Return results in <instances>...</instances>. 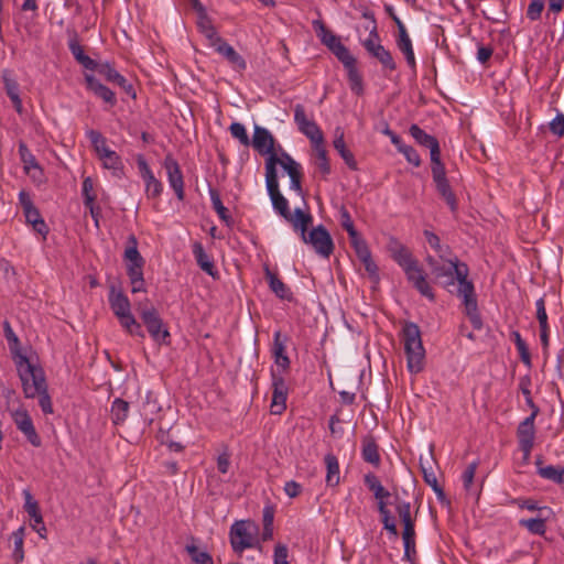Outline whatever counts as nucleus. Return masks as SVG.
Instances as JSON below:
<instances>
[{"label":"nucleus","mask_w":564,"mask_h":564,"mask_svg":"<svg viewBox=\"0 0 564 564\" xmlns=\"http://www.w3.org/2000/svg\"><path fill=\"white\" fill-rule=\"evenodd\" d=\"M432 274L446 291L462 299L469 316L478 317L475 286L468 280L469 268L465 262L457 257L442 260Z\"/></svg>","instance_id":"1"},{"label":"nucleus","mask_w":564,"mask_h":564,"mask_svg":"<svg viewBox=\"0 0 564 564\" xmlns=\"http://www.w3.org/2000/svg\"><path fill=\"white\" fill-rule=\"evenodd\" d=\"M388 250L392 259L403 269L406 279L419 293L430 301L435 300V294L426 280V274L411 251L395 238H390Z\"/></svg>","instance_id":"2"},{"label":"nucleus","mask_w":564,"mask_h":564,"mask_svg":"<svg viewBox=\"0 0 564 564\" xmlns=\"http://www.w3.org/2000/svg\"><path fill=\"white\" fill-rule=\"evenodd\" d=\"M296 216L297 224H294V231L299 232L302 241L312 246L319 257L328 259L335 248L330 234L323 225H318L311 231H307L308 226L313 221L310 213H304L301 208H296Z\"/></svg>","instance_id":"3"},{"label":"nucleus","mask_w":564,"mask_h":564,"mask_svg":"<svg viewBox=\"0 0 564 564\" xmlns=\"http://www.w3.org/2000/svg\"><path fill=\"white\" fill-rule=\"evenodd\" d=\"M276 161L278 159L274 156L267 158L265 160V183L268 194L272 202L274 212L283 217L294 228V224H297L296 208L292 213L288 199L280 192L278 171L275 170Z\"/></svg>","instance_id":"4"},{"label":"nucleus","mask_w":564,"mask_h":564,"mask_svg":"<svg viewBox=\"0 0 564 564\" xmlns=\"http://www.w3.org/2000/svg\"><path fill=\"white\" fill-rule=\"evenodd\" d=\"M402 338L409 371L412 373L421 372L424 368L425 349L420 327L413 322H406L402 328Z\"/></svg>","instance_id":"5"},{"label":"nucleus","mask_w":564,"mask_h":564,"mask_svg":"<svg viewBox=\"0 0 564 564\" xmlns=\"http://www.w3.org/2000/svg\"><path fill=\"white\" fill-rule=\"evenodd\" d=\"M14 362L25 398H35L40 390L47 387L43 369L32 364L26 356L21 354L14 357Z\"/></svg>","instance_id":"6"},{"label":"nucleus","mask_w":564,"mask_h":564,"mask_svg":"<svg viewBox=\"0 0 564 564\" xmlns=\"http://www.w3.org/2000/svg\"><path fill=\"white\" fill-rule=\"evenodd\" d=\"M110 308L119 319L120 325L132 336L144 338L141 325L131 313V304L126 294L117 290L115 285L110 286L108 296Z\"/></svg>","instance_id":"7"},{"label":"nucleus","mask_w":564,"mask_h":564,"mask_svg":"<svg viewBox=\"0 0 564 564\" xmlns=\"http://www.w3.org/2000/svg\"><path fill=\"white\" fill-rule=\"evenodd\" d=\"M140 317L152 339L159 345H170V332L154 306L139 307Z\"/></svg>","instance_id":"8"},{"label":"nucleus","mask_w":564,"mask_h":564,"mask_svg":"<svg viewBox=\"0 0 564 564\" xmlns=\"http://www.w3.org/2000/svg\"><path fill=\"white\" fill-rule=\"evenodd\" d=\"M87 138L93 144V148L102 162L105 169L119 171L122 170V161L120 156L107 145L106 138L97 130H88Z\"/></svg>","instance_id":"9"},{"label":"nucleus","mask_w":564,"mask_h":564,"mask_svg":"<svg viewBox=\"0 0 564 564\" xmlns=\"http://www.w3.org/2000/svg\"><path fill=\"white\" fill-rule=\"evenodd\" d=\"M258 527L248 521H236L230 528V544L235 552L242 553L253 547Z\"/></svg>","instance_id":"10"},{"label":"nucleus","mask_w":564,"mask_h":564,"mask_svg":"<svg viewBox=\"0 0 564 564\" xmlns=\"http://www.w3.org/2000/svg\"><path fill=\"white\" fill-rule=\"evenodd\" d=\"M362 46L370 56L381 64L384 70L394 72L397 69V63L394 62L392 54L380 44L376 25L372 26L368 39L362 41Z\"/></svg>","instance_id":"11"},{"label":"nucleus","mask_w":564,"mask_h":564,"mask_svg":"<svg viewBox=\"0 0 564 564\" xmlns=\"http://www.w3.org/2000/svg\"><path fill=\"white\" fill-rule=\"evenodd\" d=\"M431 172L437 193L446 202L451 210L455 213L457 210L458 204L446 177V170L444 164L442 162L432 164Z\"/></svg>","instance_id":"12"},{"label":"nucleus","mask_w":564,"mask_h":564,"mask_svg":"<svg viewBox=\"0 0 564 564\" xmlns=\"http://www.w3.org/2000/svg\"><path fill=\"white\" fill-rule=\"evenodd\" d=\"M313 29L316 32L321 42L340 61L350 55L349 50L340 42L339 37L327 29L322 20H314L312 22Z\"/></svg>","instance_id":"13"},{"label":"nucleus","mask_w":564,"mask_h":564,"mask_svg":"<svg viewBox=\"0 0 564 564\" xmlns=\"http://www.w3.org/2000/svg\"><path fill=\"white\" fill-rule=\"evenodd\" d=\"M272 378V401L271 413L280 415L286 409L288 387L281 373L271 370Z\"/></svg>","instance_id":"14"},{"label":"nucleus","mask_w":564,"mask_h":564,"mask_svg":"<svg viewBox=\"0 0 564 564\" xmlns=\"http://www.w3.org/2000/svg\"><path fill=\"white\" fill-rule=\"evenodd\" d=\"M409 132L420 145L430 149L431 165L442 162L440 143L435 137L426 133L417 124H412Z\"/></svg>","instance_id":"15"},{"label":"nucleus","mask_w":564,"mask_h":564,"mask_svg":"<svg viewBox=\"0 0 564 564\" xmlns=\"http://www.w3.org/2000/svg\"><path fill=\"white\" fill-rule=\"evenodd\" d=\"M535 417H525L518 426L517 436L519 441L520 449L523 452L525 457H529L534 446V427Z\"/></svg>","instance_id":"16"},{"label":"nucleus","mask_w":564,"mask_h":564,"mask_svg":"<svg viewBox=\"0 0 564 564\" xmlns=\"http://www.w3.org/2000/svg\"><path fill=\"white\" fill-rule=\"evenodd\" d=\"M163 165L166 170L170 186L175 192V195L177 196V198L180 200H183L184 196H185L184 181H183V174H182L178 163L171 155H167L164 159Z\"/></svg>","instance_id":"17"},{"label":"nucleus","mask_w":564,"mask_h":564,"mask_svg":"<svg viewBox=\"0 0 564 564\" xmlns=\"http://www.w3.org/2000/svg\"><path fill=\"white\" fill-rule=\"evenodd\" d=\"M274 144L275 140L268 129L260 126L254 127L252 147L260 154L268 155V158L274 156L278 159V155L274 152Z\"/></svg>","instance_id":"18"},{"label":"nucleus","mask_w":564,"mask_h":564,"mask_svg":"<svg viewBox=\"0 0 564 564\" xmlns=\"http://www.w3.org/2000/svg\"><path fill=\"white\" fill-rule=\"evenodd\" d=\"M97 72L104 76L108 82L117 84L128 95L135 98V91L131 83H129L120 73L112 68L109 64L98 65Z\"/></svg>","instance_id":"19"},{"label":"nucleus","mask_w":564,"mask_h":564,"mask_svg":"<svg viewBox=\"0 0 564 564\" xmlns=\"http://www.w3.org/2000/svg\"><path fill=\"white\" fill-rule=\"evenodd\" d=\"M344 67L347 70L349 87L356 95L364 93L362 76L356 67V58L350 54L345 58L340 59Z\"/></svg>","instance_id":"20"},{"label":"nucleus","mask_w":564,"mask_h":564,"mask_svg":"<svg viewBox=\"0 0 564 564\" xmlns=\"http://www.w3.org/2000/svg\"><path fill=\"white\" fill-rule=\"evenodd\" d=\"M197 14V28L199 32L205 36V39L208 42L209 46H214L215 43H219L221 37L218 35V32L216 31L215 26L213 25V22L207 14L206 9L203 11L196 12Z\"/></svg>","instance_id":"21"},{"label":"nucleus","mask_w":564,"mask_h":564,"mask_svg":"<svg viewBox=\"0 0 564 564\" xmlns=\"http://www.w3.org/2000/svg\"><path fill=\"white\" fill-rule=\"evenodd\" d=\"M85 82L87 89L94 93L98 98L102 99L106 104L113 107L117 104L115 93L107 86L102 85L95 76L86 75Z\"/></svg>","instance_id":"22"},{"label":"nucleus","mask_w":564,"mask_h":564,"mask_svg":"<svg viewBox=\"0 0 564 564\" xmlns=\"http://www.w3.org/2000/svg\"><path fill=\"white\" fill-rule=\"evenodd\" d=\"M23 495L25 499L24 510L26 511L31 520L34 521L33 528L39 532L41 536H43L42 532H46V529L43 524V517L41 514L39 503L36 500H34L29 490H24Z\"/></svg>","instance_id":"23"},{"label":"nucleus","mask_w":564,"mask_h":564,"mask_svg":"<svg viewBox=\"0 0 564 564\" xmlns=\"http://www.w3.org/2000/svg\"><path fill=\"white\" fill-rule=\"evenodd\" d=\"M361 457L365 462L375 467L380 466L381 456L379 453V446L376 440L370 435H367L361 440Z\"/></svg>","instance_id":"24"},{"label":"nucleus","mask_w":564,"mask_h":564,"mask_svg":"<svg viewBox=\"0 0 564 564\" xmlns=\"http://www.w3.org/2000/svg\"><path fill=\"white\" fill-rule=\"evenodd\" d=\"M4 89L7 95L10 97L11 101L15 110L21 113L22 112V100L19 96V84L14 79L12 72L9 69H3L1 74Z\"/></svg>","instance_id":"25"},{"label":"nucleus","mask_w":564,"mask_h":564,"mask_svg":"<svg viewBox=\"0 0 564 564\" xmlns=\"http://www.w3.org/2000/svg\"><path fill=\"white\" fill-rule=\"evenodd\" d=\"M217 53L223 55L231 65L239 69L246 68V61L236 50L228 44L225 40H220L219 43H215L213 46Z\"/></svg>","instance_id":"26"},{"label":"nucleus","mask_w":564,"mask_h":564,"mask_svg":"<svg viewBox=\"0 0 564 564\" xmlns=\"http://www.w3.org/2000/svg\"><path fill=\"white\" fill-rule=\"evenodd\" d=\"M335 150L339 153L341 159L350 170L358 169L354 154L346 148L344 131L340 128L335 130V140L333 142Z\"/></svg>","instance_id":"27"},{"label":"nucleus","mask_w":564,"mask_h":564,"mask_svg":"<svg viewBox=\"0 0 564 564\" xmlns=\"http://www.w3.org/2000/svg\"><path fill=\"white\" fill-rule=\"evenodd\" d=\"M123 258L128 261L127 268H139L144 265V259L138 250V240L133 235L128 238V246L124 250Z\"/></svg>","instance_id":"28"},{"label":"nucleus","mask_w":564,"mask_h":564,"mask_svg":"<svg viewBox=\"0 0 564 564\" xmlns=\"http://www.w3.org/2000/svg\"><path fill=\"white\" fill-rule=\"evenodd\" d=\"M550 514H538L535 518L520 519L519 525L525 528L531 534L544 535L546 532V521Z\"/></svg>","instance_id":"29"},{"label":"nucleus","mask_w":564,"mask_h":564,"mask_svg":"<svg viewBox=\"0 0 564 564\" xmlns=\"http://www.w3.org/2000/svg\"><path fill=\"white\" fill-rule=\"evenodd\" d=\"M193 254L198 267L209 274L210 276L216 275L215 265L213 259L205 252L200 242H195L193 245Z\"/></svg>","instance_id":"30"},{"label":"nucleus","mask_w":564,"mask_h":564,"mask_svg":"<svg viewBox=\"0 0 564 564\" xmlns=\"http://www.w3.org/2000/svg\"><path fill=\"white\" fill-rule=\"evenodd\" d=\"M23 213H24L26 223L30 224L37 234H40L41 236H43L45 238V236L48 232V228H47L44 219L42 218L39 209L33 205V206H29L26 209H24Z\"/></svg>","instance_id":"31"},{"label":"nucleus","mask_w":564,"mask_h":564,"mask_svg":"<svg viewBox=\"0 0 564 564\" xmlns=\"http://www.w3.org/2000/svg\"><path fill=\"white\" fill-rule=\"evenodd\" d=\"M265 279L269 282L271 291L282 300H291L292 293L289 286L279 276L271 272L269 269L265 270Z\"/></svg>","instance_id":"32"},{"label":"nucleus","mask_w":564,"mask_h":564,"mask_svg":"<svg viewBox=\"0 0 564 564\" xmlns=\"http://www.w3.org/2000/svg\"><path fill=\"white\" fill-rule=\"evenodd\" d=\"M424 236L430 247L437 253L440 260H446L456 257L447 245H442L440 237L432 231L425 230Z\"/></svg>","instance_id":"33"},{"label":"nucleus","mask_w":564,"mask_h":564,"mask_svg":"<svg viewBox=\"0 0 564 564\" xmlns=\"http://www.w3.org/2000/svg\"><path fill=\"white\" fill-rule=\"evenodd\" d=\"M68 47L74 55L75 59L82 64L86 69L95 70L98 67V64L85 54L82 45L78 43L76 39L70 40L68 43Z\"/></svg>","instance_id":"34"},{"label":"nucleus","mask_w":564,"mask_h":564,"mask_svg":"<svg viewBox=\"0 0 564 564\" xmlns=\"http://www.w3.org/2000/svg\"><path fill=\"white\" fill-rule=\"evenodd\" d=\"M364 481L368 489L373 492V496L378 502L386 501V499L391 496V494L381 485L380 480L375 474L369 473L365 475Z\"/></svg>","instance_id":"35"},{"label":"nucleus","mask_w":564,"mask_h":564,"mask_svg":"<svg viewBox=\"0 0 564 564\" xmlns=\"http://www.w3.org/2000/svg\"><path fill=\"white\" fill-rule=\"evenodd\" d=\"M326 465V484L327 486H337L339 484V463L335 455L327 454L324 458Z\"/></svg>","instance_id":"36"},{"label":"nucleus","mask_w":564,"mask_h":564,"mask_svg":"<svg viewBox=\"0 0 564 564\" xmlns=\"http://www.w3.org/2000/svg\"><path fill=\"white\" fill-rule=\"evenodd\" d=\"M209 195H210V200H212V204H213V208L215 209V212L217 213L218 217L220 218V220L223 223H225L227 226H230L232 224V217L228 210V208H226L220 199V195L218 193L217 189L215 188H209Z\"/></svg>","instance_id":"37"},{"label":"nucleus","mask_w":564,"mask_h":564,"mask_svg":"<svg viewBox=\"0 0 564 564\" xmlns=\"http://www.w3.org/2000/svg\"><path fill=\"white\" fill-rule=\"evenodd\" d=\"M111 420L113 424L118 425L126 421L129 413V402L123 399L117 398L111 404Z\"/></svg>","instance_id":"38"},{"label":"nucleus","mask_w":564,"mask_h":564,"mask_svg":"<svg viewBox=\"0 0 564 564\" xmlns=\"http://www.w3.org/2000/svg\"><path fill=\"white\" fill-rule=\"evenodd\" d=\"M313 150L315 154V164L319 172L324 175H328L330 173V165L327 158V151L324 147V143L313 144Z\"/></svg>","instance_id":"39"},{"label":"nucleus","mask_w":564,"mask_h":564,"mask_svg":"<svg viewBox=\"0 0 564 564\" xmlns=\"http://www.w3.org/2000/svg\"><path fill=\"white\" fill-rule=\"evenodd\" d=\"M393 503L403 527L408 524H415V519L411 516V503L409 501L401 500L398 496H395Z\"/></svg>","instance_id":"40"},{"label":"nucleus","mask_w":564,"mask_h":564,"mask_svg":"<svg viewBox=\"0 0 564 564\" xmlns=\"http://www.w3.org/2000/svg\"><path fill=\"white\" fill-rule=\"evenodd\" d=\"M300 132L307 137L313 144L324 143V134L317 123L312 120L299 128Z\"/></svg>","instance_id":"41"},{"label":"nucleus","mask_w":564,"mask_h":564,"mask_svg":"<svg viewBox=\"0 0 564 564\" xmlns=\"http://www.w3.org/2000/svg\"><path fill=\"white\" fill-rule=\"evenodd\" d=\"M127 274L131 283V292H144V279H143V267L139 268H127Z\"/></svg>","instance_id":"42"},{"label":"nucleus","mask_w":564,"mask_h":564,"mask_svg":"<svg viewBox=\"0 0 564 564\" xmlns=\"http://www.w3.org/2000/svg\"><path fill=\"white\" fill-rule=\"evenodd\" d=\"M11 538L14 542V550L12 553L13 561L19 564L24 560L23 542H24V528L15 530Z\"/></svg>","instance_id":"43"},{"label":"nucleus","mask_w":564,"mask_h":564,"mask_svg":"<svg viewBox=\"0 0 564 564\" xmlns=\"http://www.w3.org/2000/svg\"><path fill=\"white\" fill-rule=\"evenodd\" d=\"M397 47L404 55L406 64L411 69H415L416 62L411 39L395 40Z\"/></svg>","instance_id":"44"},{"label":"nucleus","mask_w":564,"mask_h":564,"mask_svg":"<svg viewBox=\"0 0 564 564\" xmlns=\"http://www.w3.org/2000/svg\"><path fill=\"white\" fill-rule=\"evenodd\" d=\"M349 241L358 259L365 258L371 253L366 240L361 237L359 232L354 234V236H349Z\"/></svg>","instance_id":"45"},{"label":"nucleus","mask_w":564,"mask_h":564,"mask_svg":"<svg viewBox=\"0 0 564 564\" xmlns=\"http://www.w3.org/2000/svg\"><path fill=\"white\" fill-rule=\"evenodd\" d=\"M563 468L564 467L553 466V465L545 466V467L539 466L538 474L544 479L552 480V481L558 484L561 480V477L563 476L562 475Z\"/></svg>","instance_id":"46"},{"label":"nucleus","mask_w":564,"mask_h":564,"mask_svg":"<svg viewBox=\"0 0 564 564\" xmlns=\"http://www.w3.org/2000/svg\"><path fill=\"white\" fill-rule=\"evenodd\" d=\"M13 422L21 433L34 425L31 416L25 410H17L13 413Z\"/></svg>","instance_id":"47"},{"label":"nucleus","mask_w":564,"mask_h":564,"mask_svg":"<svg viewBox=\"0 0 564 564\" xmlns=\"http://www.w3.org/2000/svg\"><path fill=\"white\" fill-rule=\"evenodd\" d=\"M186 551L196 564H214L212 556L207 552L199 551L195 545H186Z\"/></svg>","instance_id":"48"},{"label":"nucleus","mask_w":564,"mask_h":564,"mask_svg":"<svg viewBox=\"0 0 564 564\" xmlns=\"http://www.w3.org/2000/svg\"><path fill=\"white\" fill-rule=\"evenodd\" d=\"M229 131L232 135V138L239 140V142L245 145H250V139L248 137L247 130L245 126L240 122H232L229 127Z\"/></svg>","instance_id":"49"},{"label":"nucleus","mask_w":564,"mask_h":564,"mask_svg":"<svg viewBox=\"0 0 564 564\" xmlns=\"http://www.w3.org/2000/svg\"><path fill=\"white\" fill-rule=\"evenodd\" d=\"M144 183L148 197L156 198L161 195L163 185L154 175H149Z\"/></svg>","instance_id":"50"},{"label":"nucleus","mask_w":564,"mask_h":564,"mask_svg":"<svg viewBox=\"0 0 564 564\" xmlns=\"http://www.w3.org/2000/svg\"><path fill=\"white\" fill-rule=\"evenodd\" d=\"M478 467V462H473L467 465L462 475L463 485L466 491H470L474 482V477Z\"/></svg>","instance_id":"51"},{"label":"nucleus","mask_w":564,"mask_h":564,"mask_svg":"<svg viewBox=\"0 0 564 564\" xmlns=\"http://www.w3.org/2000/svg\"><path fill=\"white\" fill-rule=\"evenodd\" d=\"M286 337L282 338L280 330H276L273 335L272 356L273 358L286 355L285 347Z\"/></svg>","instance_id":"52"},{"label":"nucleus","mask_w":564,"mask_h":564,"mask_svg":"<svg viewBox=\"0 0 564 564\" xmlns=\"http://www.w3.org/2000/svg\"><path fill=\"white\" fill-rule=\"evenodd\" d=\"M82 193L84 197V205H90L96 202V194L94 192V182L91 177L84 178Z\"/></svg>","instance_id":"53"},{"label":"nucleus","mask_w":564,"mask_h":564,"mask_svg":"<svg viewBox=\"0 0 564 564\" xmlns=\"http://www.w3.org/2000/svg\"><path fill=\"white\" fill-rule=\"evenodd\" d=\"M544 9V0H531L527 9V18L531 21H536L541 18Z\"/></svg>","instance_id":"54"},{"label":"nucleus","mask_w":564,"mask_h":564,"mask_svg":"<svg viewBox=\"0 0 564 564\" xmlns=\"http://www.w3.org/2000/svg\"><path fill=\"white\" fill-rule=\"evenodd\" d=\"M19 153L22 162L24 163L25 170L29 171L31 167H39L34 155L29 151L28 147L24 143H21L19 145Z\"/></svg>","instance_id":"55"},{"label":"nucleus","mask_w":564,"mask_h":564,"mask_svg":"<svg viewBox=\"0 0 564 564\" xmlns=\"http://www.w3.org/2000/svg\"><path fill=\"white\" fill-rule=\"evenodd\" d=\"M535 306H536V318H538V322H539V325H540V330L549 329L547 314H546V310H545V301H544V299L540 297L535 302Z\"/></svg>","instance_id":"56"},{"label":"nucleus","mask_w":564,"mask_h":564,"mask_svg":"<svg viewBox=\"0 0 564 564\" xmlns=\"http://www.w3.org/2000/svg\"><path fill=\"white\" fill-rule=\"evenodd\" d=\"M517 505L521 509H527L529 511H538V514H551L552 511L547 507H540L534 500H517Z\"/></svg>","instance_id":"57"},{"label":"nucleus","mask_w":564,"mask_h":564,"mask_svg":"<svg viewBox=\"0 0 564 564\" xmlns=\"http://www.w3.org/2000/svg\"><path fill=\"white\" fill-rule=\"evenodd\" d=\"M35 398H39V405L45 414L53 413V404H52L51 397L47 393V387L40 390L39 394H36Z\"/></svg>","instance_id":"58"},{"label":"nucleus","mask_w":564,"mask_h":564,"mask_svg":"<svg viewBox=\"0 0 564 564\" xmlns=\"http://www.w3.org/2000/svg\"><path fill=\"white\" fill-rule=\"evenodd\" d=\"M340 225L347 231L348 236H354V234L358 232L355 228L354 221L350 217L349 212L343 206L340 208Z\"/></svg>","instance_id":"59"},{"label":"nucleus","mask_w":564,"mask_h":564,"mask_svg":"<svg viewBox=\"0 0 564 564\" xmlns=\"http://www.w3.org/2000/svg\"><path fill=\"white\" fill-rule=\"evenodd\" d=\"M400 153H402L405 156L406 161L413 164L414 166L421 165L420 154L413 147L408 144L402 145V148H400Z\"/></svg>","instance_id":"60"},{"label":"nucleus","mask_w":564,"mask_h":564,"mask_svg":"<svg viewBox=\"0 0 564 564\" xmlns=\"http://www.w3.org/2000/svg\"><path fill=\"white\" fill-rule=\"evenodd\" d=\"M361 261V263L364 264L365 267V270L367 271V273L369 274V276L373 280V281H378L379 279V275H378V267L376 264V262L372 260L371 258V253L368 254L367 257L365 258H360L359 259Z\"/></svg>","instance_id":"61"},{"label":"nucleus","mask_w":564,"mask_h":564,"mask_svg":"<svg viewBox=\"0 0 564 564\" xmlns=\"http://www.w3.org/2000/svg\"><path fill=\"white\" fill-rule=\"evenodd\" d=\"M289 550L284 544H276L274 547L273 562L274 564H289L288 562Z\"/></svg>","instance_id":"62"},{"label":"nucleus","mask_w":564,"mask_h":564,"mask_svg":"<svg viewBox=\"0 0 564 564\" xmlns=\"http://www.w3.org/2000/svg\"><path fill=\"white\" fill-rule=\"evenodd\" d=\"M313 119H310L305 112V108L297 104L294 107V121L297 126V129L304 126L305 123L311 122Z\"/></svg>","instance_id":"63"},{"label":"nucleus","mask_w":564,"mask_h":564,"mask_svg":"<svg viewBox=\"0 0 564 564\" xmlns=\"http://www.w3.org/2000/svg\"><path fill=\"white\" fill-rule=\"evenodd\" d=\"M550 130L557 137L564 135V115L557 113V116L550 122Z\"/></svg>","instance_id":"64"}]
</instances>
